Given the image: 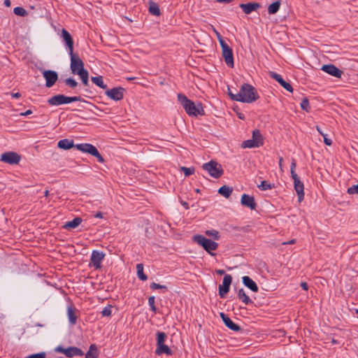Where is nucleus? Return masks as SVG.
Returning <instances> with one entry per match:
<instances>
[{
  "instance_id": "1",
  "label": "nucleus",
  "mask_w": 358,
  "mask_h": 358,
  "mask_svg": "<svg viewBox=\"0 0 358 358\" xmlns=\"http://www.w3.org/2000/svg\"><path fill=\"white\" fill-rule=\"evenodd\" d=\"M228 94L233 101L247 103L255 102L259 98L257 90L248 83H243L238 93L233 94L229 91Z\"/></svg>"
},
{
  "instance_id": "2",
  "label": "nucleus",
  "mask_w": 358,
  "mask_h": 358,
  "mask_svg": "<svg viewBox=\"0 0 358 358\" xmlns=\"http://www.w3.org/2000/svg\"><path fill=\"white\" fill-rule=\"evenodd\" d=\"M177 96L178 101L181 103L185 110L189 115L196 117L199 115H204V110L201 103L195 104L185 95L182 94H178Z\"/></svg>"
},
{
  "instance_id": "3",
  "label": "nucleus",
  "mask_w": 358,
  "mask_h": 358,
  "mask_svg": "<svg viewBox=\"0 0 358 358\" xmlns=\"http://www.w3.org/2000/svg\"><path fill=\"white\" fill-rule=\"evenodd\" d=\"M295 169L296 162L295 159H293L290 167V173L292 178L294 180V187L298 196V200L299 202H301L304 197V185L303 182L300 180L298 175L296 173Z\"/></svg>"
},
{
  "instance_id": "4",
  "label": "nucleus",
  "mask_w": 358,
  "mask_h": 358,
  "mask_svg": "<svg viewBox=\"0 0 358 358\" xmlns=\"http://www.w3.org/2000/svg\"><path fill=\"white\" fill-rule=\"evenodd\" d=\"M193 241L198 245H201L207 252L211 255L215 254L212 251L216 250L218 247V243L206 238L202 235H195L193 236Z\"/></svg>"
},
{
  "instance_id": "5",
  "label": "nucleus",
  "mask_w": 358,
  "mask_h": 358,
  "mask_svg": "<svg viewBox=\"0 0 358 358\" xmlns=\"http://www.w3.org/2000/svg\"><path fill=\"white\" fill-rule=\"evenodd\" d=\"M264 144V138L259 129H255L252 131V139L244 141L241 147L243 148H259Z\"/></svg>"
},
{
  "instance_id": "6",
  "label": "nucleus",
  "mask_w": 358,
  "mask_h": 358,
  "mask_svg": "<svg viewBox=\"0 0 358 358\" xmlns=\"http://www.w3.org/2000/svg\"><path fill=\"white\" fill-rule=\"evenodd\" d=\"M80 101H82V98L80 96H66L64 94H57L50 97L48 100V103L50 106H59L62 104H66Z\"/></svg>"
},
{
  "instance_id": "7",
  "label": "nucleus",
  "mask_w": 358,
  "mask_h": 358,
  "mask_svg": "<svg viewBox=\"0 0 358 358\" xmlns=\"http://www.w3.org/2000/svg\"><path fill=\"white\" fill-rule=\"evenodd\" d=\"M202 168L207 171L208 173L214 178H220L223 173L224 170L220 164L217 162L211 160L208 163H205L202 165Z\"/></svg>"
},
{
  "instance_id": "8",
  "label": "nucleus",
  "mask_w": 358,
  "mask_h": 358,
  "mask_svg": "<svg viewBox=\"0 0 358 358\" xmlns=\"http://www.w3.org/2000/svg\"><path fill=\"white\" fill-rule=\"evenodd\" d=\"M75 147L80 151L88 153L95 157L99 162L103 163L104 162L103 157L101 155L97 148L90 143H80L77 144Z\"/></svg>"
},
{
  "instance_id": "9",
  "label": "nucleus",
  "mask_w": 358,
  "mask_h": 358,
  "mask_svg": "<svg viewBox=\"0 0 358 358\" xmlns=\"http://www.w3.org/2000/svg\"><path fill=\"white\" fill-rule=\"evenodd\" d=\"M219 42L222 48V57L224 62L229 67H234V57L232 49L225 43V41L219 37Z\"/></svg>"
},
{
  "instance_id": "10",
  "label": "nucleus",
  "mask_w": 358,
  "mask_h": 358,
  "mask_svg": "<svg viewBox=\"0 0 358 358\" xmlns=\"http://www.w3.org/2000/svg\"><path fill=\"white\" fill-rule=\"evenodd\" d=\"M71 57V65L70 68L71 72L73 74H79L81 72L86 71L84 69V63L82 59L73 52L72 54H69Z\"/></svg>"
},
{
  "instance_id": "11",
  "label": "nucleus",
  "mask_w": 358,
  "mask_h": 358,
  "mask_svg": "<svg viewBox=\"0 0 358 358\" xmlns=\"http://www.w3.org/2000/svg\"><path fill=\"white\" fill-rule=\"evenodd\" d=\"M55 351L57 352L63 353L66 355V357L69 358H71L75 356H83V352L78 348L71 346L67 348H64L62 346H57Z\"/></svg>"
},
{
  "instance_id": "12",
  "label": "nucleus",
  "mask_w": 358,
  "mask_h": 358,
  "mask_svg": "<svg viewBox=\"0 0 358 358\" xmlns=\"http://www.w3.org/2000/svg\"><path fill=\"white\" fill-rule=\"evenodd\" d=\"M21 157L15 152H6L1 155V161L9 164H17Z\"/></svg>"
},
{
  "instance_id": "13",
  "label": "nucleus",
  "mask_w": 358,
  "mask_h": 358,
  "mask_svg": "<svg viewBox=\"0 0 358 358\" xmlns=\"http://www.w3.org/2000/svg\"><path fill=\"white\" fill-rule=\"evenodd\" d=\"M125 92L126 90L123 87H114L110 90H108L106 92V95L112 100L117 101L122 100L124 98Z\"/></svg>"
},
{
  "instance_id": "14",
  "label": "nucleus",
  "mask_w": 358,
  "mask_h": 358,
  "mask_svg": "<svg viewBox=\"0 0 358 358\" xmlns=\"http://www.w3.org/2000/svg\"><path fill=\"white\" fill-rule=\"evenodd\" d=\"M232 277L231 275L227 274L224 276L222 284L219 285V294L221 298H224L229 292Z\"/></svg>"
},
{
  "instance_id": "15",
  "label": "nucleus",
  "mask_w": 358,
  "mask_h": 358,
  "mask_svg": "<svg viewBox=\"0 0 358 358\" xmlns=\"http://www.w3.org/2000/svg\"><path fill=\"white\" fill-rule=\"evenodd\" d=\"M43 76L45 80V86L47 87H52L58 79L57 73L52 70L43 71Z\"/></svg>"
},
{
  "instance_id": "16",
  "label": "nucleus",
  "mask_w": 358,
  "mask_h": 358,
  "mask_svg": "<svg viewBox=\"0 0 358 358\" xmlns=\"http://www.w3.org/2000/svg\"><path fill=\"white\" fill-rule=\"evenodd\" d=\"M105 254L103 252L93 250L90 258V264L96 269L101 268V262L104 259Z\"/></svg>"
},
{
  "instance_id": "17",
  "label": "nucleus",
  "mask_w": 358,
  "mask_h": 358,
  "mask_svg": "<svg viewBox=\"0 0 358 358\" xmlns=\"http://www.w3.org/2000/svg\"><path fill=\"white\" fill-rule=\"evenodd\" d=\"M268 73L271 78L277 81L286 90L289 92H293L292 86L289 83L286 82L280 74L271 71H268Z\"/></svg>"
},
{
  "instance_id": "18",
  "label": "nucleus",
  "mask_w": 358,
  "mask_h": 358,
  "mask_svg": "<svg viewBox=\"0 0 358 358\" xmlns=\"http://www.w3.org/2000/svg\"><path fill=\"white\" fill-rule=\"evenodd\" d=\"M321 70L325 73L334 76L336 78H341L343 72L334 64H325L321 68Z\"/></svg>"
},
{
  "instance_id": "19",
  "label": "nucleus",
  "mask_w": 358,
  "mask_h": 358,
  "mask_svg": "<svg viewBox=\"0 0 358 358\" xmlns=\"http://www.w3.org/2000/svg\"><path fill=\"white\" fill-rule=\"evenodd\" d=\"M241 203L242 206L248 207L251 210H255L257 207V203L252 196L243 194L241 199Z\"/></svg>"
},
{
  "instance_id": "20",
  "label": "nucleus",
  "mask_w": 358,
  "mask_h": 358,
  "mask_svg": "<svg viewBox=\"0 0 358 358\" xmlns=\"http://www.w3.org/2000/svg\"><path fill=\"white\" fill-rule=\"evenodd\" d=\"M239 7L243 10L244 13L248 15L253 11L257 10L261 7V5L257 2H250L248 3H241Z\"/></svg>"
},
{
  "instance_id": "21",
  "label": "nucleus",
  "mask_w": 358,
  "mask_h": 358,
  "mask_svg": "<svg viewBox=\"0 0 358 358\" xmlns=\"http://www.w3.org/2000/svg\"><path fill=\"white\" fill-rule=\"evenodd\" d=\"M220 317L222 318L224 324L231 330L234 331H239L241 328L235 324L225 313H220Z\"/></svg>"
},
{
  "instance_id": "22",
  "label": "nucleus",
  "mask_w": 358,
  "mask_h": 358,
  "mask_svg": "<svg viewBox=\"0 0 358 358\" xmlns=\"http://www.w3.org/2000/svg\"><path fill=\"white\" fill-rule=\"evenodd\" d=\"M62 37L69 48V54H72L73 52V41L71 35L68 31L62 29Z\"/></svg>"
},
{
  "instance_id": "23",
  "label": "nucleus",
  "mask_w": 358,
  "mask_h": 358,
  "mask_svg": "<svg viewBox=\"0 0 358 358\" xmlns=\"http://www.w3.org/2000/svg\"><path fill=\"white\" fill-rule=\"evenodd\" d=\"M243 283L245 286L248 287L250 289H251L252 292H258V287L255 282L252 280L249 276H243Z\"/></svg>"
},
{
  "instance_id": "24",
  "label": "nucleus",
  "mask_w": 358,
  "mask_h": 358,
  "mask_svg": "<svg viewBox=\"0 0 358 358\" xmlns=\"http://www.w3.org/2000/svg\"><path fill=\"white\" fill-rule=\"evenodd\" d=\"M155 354L157 355H161L162 354L171 355L173 354V352L168 345L165 344H162L157 346V348L155 350Z\"/></svg>"
},
{
  "instance_id": "25",
  "label": "nucleus",
  "mask_w": 358,
  "mask_h": 358,
  "mask_svg": "<svg viewBox=\"0 0 358 358\" xmlns=\"http://www.w3.org/2000/svg\"><path fill=\"white\" fill-rule=\"evenodd\" d=\"M57 146L63 150H69L74 147L73 141L67 138L60 140L58 142Z\"/></svg>"
},
{
  "instance_id": "26",
  "label": "nucleus",
  "mask_w": 358,
  "mask_h": 358,
  "mask_svg": "<svg viewBox=\"0 0 358 358\" xmlns=\"http://www.w3.org/2000/svg\"><path fill=\"white\" fill-rule=\"evenodd\" d=\"M149 12L153 15L159 16L161 15V11L158 4L154 1H149Z\"/></svg>"
},
{
  "instance_id": "27",
  "label": "nucleus",
  "mask_w": 358,
  "mask_h": 358,
  "mask_svg": "<svg viewBox=\"0 0 358 358\" xmlns=\"http://www.w3.org/2000/svg\"><path fill=\"white\" fill-rule=\"evenodd\" d=\"M82 222V219L79 217H75L71 221L67 222L64 225L65 229H75Z\"/></svg>"
},
{
  "instance_id": "28",
  "label": "nucleus",
  "mask_w": 358,
  "mask_h": 358,
  "mask_svg": "<svg viewBox=\"0 0 358 358\" xmlns=\"http://www.w3.org/2000/svg\"><path fill=\"white\" fill-rule=\"evenodd\" d=\"M99 353L95 344L90 346L89 350L85 354V358H98Z\"/></svg>"
},
{
  "instance_id": "29",
  "label": "nucleus",
  "mask_w": 358,
  "mask_h": 358,
  "mask_svg": "<svg viewBox=\"0 0 358 358\" xmlns=\"http://www.w3.org/2000/svg\"><path fill=\"white\" fill-rule=\"evenodd\" d=\"M67 315L69 322L74 325L77 322V315H76L75 309L70 306L68 307Z\"/></svg>"
},
{
  "instance_id": "30",
  "label": "nucleus",
  "mask_w": 358,
  "mask_h": 358,
  "mask_svg": "<svg viewBox=\"0 0 358 358\" xmlns=\"http://www.w3.org/2000/svg\"><path fill=\"white\" fill-rule=\"evenodd\" d=\"M238 296L240 300H241L245 305H248L252 303V300L250 297L245 294L243 289H240L238 292Z\"/></svg>"
},
{
  "instance_id": "31",
  "label": "nucleus",
  "mask_w": 358,
  "mask_h": 358,
  "mask_svg": "<svg viewBox=\"0 0 358 358\" xmlns=\"http://www.w3.org/2000/svg\"><path fill=\"white\" fill-rule=\"evenodd\" d=\"M232 192L233 189L227 185H223L218 189V193L224 196L225 198H229Z\"/></svg>"
},
{
  "instance_id": "32",
  "label": "nucleus",
  "mask_w": 358,
  "mask_h": 358,
  "mask_svg": "<svg viewBox=\"0 0 358 358\" xmlns=\"http://www.w3.org/2000/svg\"><path fill=\"white\" fill-rule=\"evenodd\" d=\"M280 1H276L272 3L268 7V13L271 15L276 13L280 9Z\"/></svg>"
},
{
  "instance_id": "33",
  "label": "nucleus",
  "mask_w": 358,
  "mask_h": 358,
  "mask_svg": "<svg viewBox=\"0 0 358 358\" xmlns=\"http://www.w3.org/2000/svg\"><path fill=\"white\" fill-rule=\"evenodd\" d=\"M91 80L93 83H94L96 85L99 86L101 89L105 90L107 88V85L106 84H104V83H103L102 76H99L92 77Z\"/></svg>"
},
{
  "instance_id": "34",
  "label": "nucleus",
  "mask_w": 358,
  "mask_h": 358,
  "mask_svg": "<svg viewBox=\"0 0 358 358\" xmlns=\"http://www.w3.org/2000/svg\"><path fill=\"white\" fill-rule=\"evenodd\" d=\"M137 275L138 278L143 281L148 279V276L143 273V265L142 264H138L136 265Z\"/></svg>"
},
{
  "instance_id": "35",
  "label": "nucleus",
  "mask_w": 358,
  "mask_h": 358,
  "mask_svg": "<svg viewBox=\"0 0 358 358\" xmlns=\"http://www.w3.org/2000/svg\"><path fill=\"white\" fill-rule=\"evenodd\" d=\"M167 335L164 332L158 331L157 333V346L164 344Z\"/></svg>"
},
{
  "instance_id": "36",
  "label": "nucleus",
  "mask_w": 358,
  "mask_h": 358,
  "mask_svg": "<svg viewBox=\"0 0 358 358\" xmlns=\"http://www.w3.org/2000/svg\"><path fill=\"white\" fill-rule=\"evenodd\" d=\"M258 187L263 191L271 189L275 187L274 184H271L268 182L266 180H263L259 185H258Z\"/></svg>"
},
{
  "instance_id": "37",
  "label": "nucleus",
  "mask_w": 358,
  "mask_h": 358,
  "mask_svg": "<svg viewBox=\"0 0 358 358\" xmlns=\"http://www.w3.org/2000/svg\"><path fill=\"white\" fill-rule=\"evenodd\" d=\"M13 13L18 16L24 17L28 15V12L22 7H15L13 10Z\"/></svg>"
},
{
  "instance_id": "38",
  "label": "nucleus",
  "mask_w": 358,
  "mask_h": 358,
  "mask_svg": "<svg viewBox=\"0 0 358 358\" xmlns=\"http://www.w3.org/2000/svg\"><path fill=\"white\" fill-rule=\"evenodd\" d=\"M64 83L66 86L72 89H74L78 86V82L71 78L65 79Z\"/></svg>"
},
{
  "instance_id": "39",
  "label": "nucleus",
  "mask_w": 358,
  "mask_h": 358,
  "mask_svg": "<svg viewBox=\"0 0 358 358\" xmlns=\"http://www.w3.org/2000/svg\"><path fill=\"white\" fill-rule=\"evenodd\" d=\"M301 108L302 110L309 112L310 110L309 101L307 97L303 98L301 103Z\"/></svg>"
},
{
  "instance_id": "40",
  "label": "nucleus",
  "mask_w": 358,
  "mask_h": 358,
  "mask_svg": "<svg viewBox=\"0 0 358 358\" xmlns=\"http://www.w3.org/2000/svg\"><path fill=\"white\" fill-rule=\"evenodd\" d=\"M80 78H81L83 84L87 86L88 85V78H89V73L88 71L86 70L83 72H81L80 73L78 74Z\"/></svg>"
},
{
  "instance_id": "41",
  "label": "nucleus",
  "mask_w": 358,
  "mask_h": 358,
  "mask_svg": "<svg viewBox=\"0 0 358 358\" xmlns=\"http://www.w3.org/2000/svg\"><path fill=\"white\" fill-rule=\"evenodd\" d=\"M180 170L184 173L185 176H189L190 175L194 173L195 171V169L194 167L187 168L185 166H181Z\"/></svg>"
},
{
  "instance_id": "42",
  "label": "nucleus",
  "mask_w": 358,
  "mask_h": 358,
  "mask_svg": "<svg viewBox=\"0 0 358 358\" xmlns=\"http://www.w3.org/2000/svg\"><path fill=\"white\" fill-rule=\"evenodd\" d=\"M206 234L208 236H212L215 240H219L220 237L219 232L214 229L206 231Z\"/></svg>"
},
{
  "instance_id": "43",
  "label": "nucleus",
  "mask_w": 358,
  "mask_h": 358,
  "mask_svg": "<svg viewBox=\"0 0 358 358\" xmlns=\"http://www.w3.org/2000/svg\"><path fill=\"white\" fill-rule=\"evenodd\" d=\"M150 287L152 289H164L165 291H167V289H168V288L166 285H162L157 284L156 282H152L150 285Z\"/></svg>"
},
{
  "instance_id": "44",
  "label": "nucleus",
  "mask_w": 358,
  "mask_h": 358,
  "mask_svg": "<svg viewBox=\"0 0 358 358\" xmlns=\"http://www.w3.org/2000/svg\"><path fill=\"white\" fill-rule=\"evenodd\" d=\"M111 308H112V306H106L101 311V315L102 316H104V317H109L111 315Z\"/></svg>"
},
{
  "instance_id": "45",
  "label": "nucleus",
  "mask_w": 358,
  "mask_h": 358,
  "mask_svg": "<svg viewBox=\"0 0 358 358\" xmlns=\"http://www.w3.org/2000/svg\"><path fill=\"white\" fill-rule=\"evenodd\" d=\"M26 358H46V353L45 352H41L39 353L29 355Z\"/></svg>"
},
{
  "instance_id": "46",
  "label": "nucleus",
  "mask_w": 358,
  "mask_h": 358,
  "mask_svg": "<svg viewBox=\"0 0 358 358\" xmlns=\"http://www.w3.org/2000/svg\"><path fill=\"white\" fill-rule=\"evenodd\" d=\"M155 298L154 296H150L148 298V303L150 306L151 310L155 313L157 309H156V306L155 305Z\"/></svg>"
},
{
  "instance_id": "47",
  "label": "nucleus",
  "mask_w": 358,
  "mask_h": 358,
  "mask_svg": "<svg viewBox=\"0 0 358 358\" xmlns=\"http://www.w3.org/2000/svg\"><path fill=\"white\" fill-rule=\"evenodd\" d=\"M347 192L349 194H358V184L356 185H352V187H349L348 189Z\"/></svg>"
},
{
  "instance_id": "48",
  "label": "nucleus",
  "mask_w": 358,
  "mask_h": 358,
  "mask_svg": "<svg viewBox=\"0 0 358 358\" xmlns=\"http://www.w3.org/2000/svg\"><path fill=\"white\" fill-rule=\"evenodd\" d=\"M322 136H323L324 138V143L327 145H331L332 144V141L327 138V135L325 134H322Z\"/></svg>"
},
{
  "instance_id": "49",
  "label": "nucleus",
  "mask_w": 358,
  "mask_h": 358,
  "mask_svg": "<svg viewBox=\"0 0 358 358\" xmlns=\"http://www.w3.org/2000/svg\"><path fill=\"white\" fill-rule=\"evenodd\" d=\"M301 287H302L303 289H304L306 291H307L308 289V284L306 282H302L301 283Z\"/></svg>"
},
{
  "instance_id": "50",
  "label": "nucleus",
  "mask_w": 358,
  "mask_h": 358,
  "mask_svg": "<svg viewBox=\"0 0 358 358\" xmlns=\"http://www.w3.org/2000/svg\"><path fill=\"white\" fill-rule=\"evenodd\" d=\"M94 217H96V218H102L103 217V213L101 212H97L94 215Z\"/></svg>"
},
{
  "instance_id": "51",
  "label": "nucleus",
  "mask_w": 358,
  "mask_h": 358,
  "mask_svg": "<svg viewBox=\"0 0 358 358\" xmlns=\"http://www.w3.org/2000/svg\"><path fill=\"white\" fill-rule=\"evenodd\" d=\"M3 3L6 7H10L11 5V2L10 0H4Z\"/></svg>"
},
{
  "instance_id": "52",
  "label": "nucleus",
  "mask_w": 358,
  "mask_h": 358,
  "mask_svg": "<svg viewBox=\"0 0 358 358\" xmlns=\"http://www.w3.org/2000/svg\"><path fill=\"white\" fill-rule=\"evenodd\" d=\"M295 242H296V240H295V239H292V240H290V241H288V242H284L282 244H283V245L294 244V243H295Z\"/></svg>"
},
{
  "instance_id": "53",
  "label": "nucleus",
  "mask_w": 358,
  "mask_h": 358,
  "mask_svg": "<svg viewBox=\"0 0 358 358\" xmlns=\"http://www.w3.org/2000/svg\"><path fill=\"white\" fill-rule=\"evenodd\" d=\"M282 162H283V158L282 157H280L279 158V166L281 170H282Z\"/></svg>"
},
{
  "instance_id": "54",
  "label": "nucleus",
  "mask_w": 358,
  "mask_h": 358,
  "mask_svg": "<svg viewBox=\"0 0 358 358\" xmlns=\"http://www.w3.org/2000/svg\"><path fill=\"white\" fill-rule=\"evenodd\" d=\"M12 96L14 98H20L21 96V94L19 92L13 93Z\"/></svg>"
},
{
  "instance_id": "55",
  "label": "nucleus",
  "mask_w": 358,
  "mask_h": 358,
  "mask_svg": "<svg viewBox=\"0 0 358 358\" xmlns=\"http://www.w3.org/2000/svg\"><path fill=\"white\" fill-rule=\"evenodd\" d=\"M32 113V111L31 110H27L24 113H21V115H28Z\"/></svg>"
},
{
  "instance_id": "56",
  "label": "nucleus",
  "mask_w": 358,
  "mask_h": 358,
  "mask_svg": "<svg viewBox=\"0 0 358 358\" xmlns=\"http://www.w3.org/2000/svg\"><path fill=\"white\" fill-rule=\"evenodd\" d=\"M219 3H230L233 0H216Z\"/></svg>"
},
{
  "instance_id": "57",
  "label": "nucleus",
  "mask_w": 358,
  "mask_h": 358,
  "mask_svg": "<svg viewBox=\"0 0 358 358\" xmlns=\"http://www.w3.org/2000/svg\"><path fill=\"white\" fill-rule=\"evenodd\" d=\"M216 273L219 275H223V274H224V270H217Z\"/></svg>"
},
{
  "instance_id": "58",
  "label": "nucleus",
  "mask_w": 358,
  "mask_h": 358,
  "mask_svg": "<svg viewBox=\"0 0 358 358\" xmlns=\"http://www.w3.org/2000/svg\"><path fill=\"white\" fill-rule=\"evenodd\" d=\"M316 129L321 135L322 134H324L319 126H316Z\"/></svg>"
},
{
  "instance_id": "59",
  "label": "nucleus",
  "mask_w": 358,
  "mask_h": 358,
  "mask_svg": "<svg viewBox=\"0 0 358 358\" xmlns=\"http://www.w3.org/2000/svg\"><path fill=\"white\" fill-rule=\"evenodd\" d=\"M182 205L185 206V208L186 209H188V208H189V205H188V203H187V202H184V203H182Z\"/></svg>"
},
{
  "instance_id": "60",
  "label": "nucleus",
  "mask_w": 358,
  "mask_h": 358,
  "mask_svg": "<svg viewBox=\"0 0 358 358\" xmlns=\"http://www.w3.org/2000/svg\"><path fill=\"white\" fill-rule=\"evenodd\" d=\"M48 194H49V191H48V189H46V190L45 191V192H44V196H48Z\"/></svg>"
},
{
  "instance_id": "61",
  "label": "nucleus",
  "mask_w": 358,
  "mask_h": 358,
  "mask_svg": "<svg viewBox=\"0 0 358 358\" xmlns=\"http://www.w3.org/2000/svg\"><path fill=\"white\" fill-rule=\"evenodd\" d=\"M355 312H356L357 314H358V309H356Z\"/></svg>"
}]
</instances>
